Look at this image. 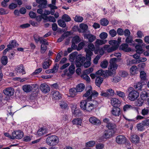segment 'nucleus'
Wrapping results in <instances>:
<instances>
[{
	"instance_id": "obj_32",
	"label": "nucleus",
	"mask_w": 149,
	"mask_h": 149,
	"mask_svg": "<svg viewBox=\"0 0 149 149\" xmlns=\"http://www.w3.org/2000/svg\"><path fill=\"white\" fill-rule=\"evenodd\" d=\"M103 134L106 139L109 138L112 136V132L109 130H105Z\"/></svg>"
},
{
	"instance_id": "obj_9",
	"label": "nucleus",
	"mask_w": 149,
	"mask_h": 149,
	"mask_svg": "<svg viewBox=\"0 0 149 149\" xmlns=\"http://www.w3.org/2000/svg\"><path fill=\"white\" fill-rule=\"evenodd\" d=\"M13 139H20L23 137L24 134L23 132L20 130L15 131L12 132Z\"/></svg>"
},
{
	"instance_id": "obj_58",
	"label": "nucleus",
	"mask_w": 149,
	"mask_h": 149,
	"mask_svg": "<svg viewBox=\"0 0 149 149\" xmlns=\"http://www.w3.org/2000/svg\"><path fill=\"white\" fill-rule=\"evenodd\" d=\"M137 127L138 130L140 131H142L144 130V125L142 123L137 124Z\"/></svg>"
},
{
	"instance_id": "obj_24",
	"label": "nucleus",
	"mask_w": 149,
	"mask_h": 149,
	"mask_svg": "<svg viewBox=\"0 0 149 149\" xmlns=\"http://www.w3.org/2000/svg\"><path fill=\"white\" fill-rule=\"evenodd\" d=\"M18 45L16 43V41L15 40H13L11 42L10 45H7V48L8 50H11L13 47H17Z\"/></svg>"
},
{
	"instance_id": "obj_30",
	"label": "nucleus",
	"mask_w": 149,
	"mask_h": 149,
	"mask_svg": "<svg viewBox=\"0 0 149 149\" xmlns=\"http://www.w3.org/2000/svg\"><path fill=\"white\" fill-rule=\"evenodd\" d=\"M72 122L73 125L81 126L82 123V120L81 119L79 118H75L72 120Z\"/></svg>"
},
{
	"instance_id": "obj_31",
	"label": "nucleus",
	"mask_w": 149,
	"mask_h": 149,
	"mask_svg": "<svg viewBox=\"0 0 149 149\" xmlns=\"http://www.w3.org/2000/svg\"><path fill=\"white\" fill-rule=\"evenodd\" d=\"M107 40H105L97 39L95 42V44L96 46H99L105 44Z\"/></svg>"
},
{
	"instance_id": "obj_43",
	"label": "nucleus",
	"mask_w": 149,
	"mask_h": 149,
	"mask_svg": "<svg viewBox=\"0 0 149 149\" xmlns=\"http://www.w3.org/2000/svg\"><path fill=\"white\" fill-rule=\"evenodd\" d=\"M95 49V46L92 43H90L88 45V48H86L85 50L86 52V50L88 49L89 51H90L91 52H92V51H93Z\"/></svg>"
},
{
	"instance_id": "obj_56",
	"label": "nucleus",
	"mask_w": 149,
	"mask_h": 149,
	"mask_svg": "<svg viewBox=\"0 0 149 149\" xmlns=\"http://www.w3.org/2000/svg\"><path fill=\"white\" fill-rule=\"evenodd\" d=\"M132 108V107L130 105L126 104L123 106V110L124 112H125Z\"/></svg>"
},
{
	"instance_id": "obj_38",
	"label": "nucleus",
	"mask_w": 149,
	"mask_h": 149,
	"mask_svg": "<svg viewBox=\"0 0 149 149\" xmlns=\"http://www.w3.org/2000/svg\"><path fill=\"white\" fill-rule=\"evenodd\" d=\"M143 86L142 84L141 83L138 82L134 85V88L137 90H141Z\"/></svg>"
},
{
	"instance_id": "obj_27",
	"label": "nucleus",
	"mask_w": 149,
	"mask_h": 149,
	"mask_svg": "<svg viewBox=\"0 0 149 149\" xmlns=\"http://www.w3.org/2000/svg\"><path fill=\"white\" fill-rule=\"evenodd\" d=\"M76 88L78 92H82L85 88V85L83 83H80L77 85Z\"/></svg>"
},
{
	"instance_id": "obj_22",
	"label": "nucleus",
	"mask_w": 149,
	"mask_h": 149,
	"mask_svg": "<svg viewBox=\"0 0 149 149\" xmlns=\"http://www.w3.org/2000/svg\"><path fill=\"white\" fill-rule=\"evenodd\" d=\"M52 97L56 100H59L61 98V95L59 92L56 91H54L52 92Z\"/></svg>"
},
{
	"instance_id": "obj_36",
	"label": "nucleus",
	"mask_w": 149,
	"mask_h": 149,
	"mask_svg": "<svg viewBox=\"0 0 149 149\" xmlns=\"http://www.w3.org/2000/svg\"><path fill=\"white\" fill-rule=\"evenodd\" d=\"M59 104L60 107L62 109H65L68 106L66 100H62L60 101Z\"/></svg>"
},
{
	"instance_id": "obj_64",
	"label": "nucleus",
	"mask_w": 149,
	"mask_h": 149,
	"mask_svg": "<svg viewBox=\"0 0 149 149\" xmlns=\"http://www.w3.org/2000/svg\"><path fill=\"white\" fill-rule=\"evenodd\" d=\"M110 35L112 37H114L116 36L117 34V32L114 29H111L109 31V32Z\"/></svg>"
},
{
	"instance_id": "obj_3",
	"label": "nucleus",
	"mask_w": 149,
	"mask_h": 149,
	"mask_svg": "<svg viewBox=\"0 0 149 149\" xmlns=\"http://www.w3.org/2000/svg\"><path fill=\"white\" fill-rule=\"evenodd\" d=\"M98 93L95 91H92V88L91 87L88 89L86 93H84L83 96V97H88L85 100H91L92 97H95L98 95Z\"/></svg>"
},
{
	"instance_id": "obj_28",
	"label": "nucleus",
	"mask_w": 149,
	"mask_h": 149,
	"mask_svg": "<svg viewBox=\"0 0 149 149\" xmlns=\"http://www.w3.org/2000/svg\"><path fill=\"white\" fill-rule=\"evenodd\" d=\"M103 81V79L102 78L100 77H97L95 81L96 85L99 87H100Z\"/></svg>"
},
{
	"instance_id": "obj_47",
	"label": "nucleus",
	"mask_w": 149,
	"mask_h": 149,
	"mask_svg": "<svg viewBox=\"0 0 149 149\" xmlns=\"http://www.w3.org/2000/svg\"><path fill=\"white\" fill-rule=\"evenodd\" d=\"M45 19L48 20L50 22H55L56 20L54 17L53 16H45Z\"/></svg>"
},
{
	"instance_id": "obj_23",
	"label": "nucleus",
	"mask_w": 149,
	"mask_h": 149,
	"mask_svg": "<svg viewBox=\"0 0 149 149\" xmlns=\"http://www.w3.org/2000/svg\"><path fill=\"white\" fill-rule=\"evenodd\" d=\"M75 67L73 64H71L69 67V73H68L67 74V76L68 77L71 76L74 72V70Z\"/></svg>"
},
{
	"instance_id": "obj_12",
	"label": "nucleus",
	"mask_w": 149,
	"mask_h": 149,
	"mask_svg": "<svg viewBox=\"0 0 149 149\" xmlns=\"http://www.w3.org/2000/svg\"><path fill=\"white\" fill-rule=\"evenodd\" d=\"M16 73L22 74L26 73L25 71L23 65L22 64L17 66L15 69Z\"/></svg>"
},
{
	"instance_id": "obj_10",
	"label": "nucleus",
	"mask_w": 149,
	"mask_h": 149,
	"mask_svg": "<svg viewBox=\"0 0 149 149\" xmlns=\"http://www.w3.org/2000/svg\"><path fill=\"white\" fill-rule=\"evenodd\" d=\"M126 141V139L125 136L123 135H119L117 136L116 138V142L118 144H123L125 143Z\"/></svg>"
},
{
	"instance_id": "obj_48",
	"label": "nucleus",
	"mask_w": 149,
	"mask_h": 149,
	"mask_svg": "<svg viewBox=\"0 0 149 149\" xmlns=\"http://www.w3.org/2000/svg\"><path fill=\"white\" fill-rule=\"evenodd\" d=\"M108 64V61L106 60H104L101 62L100 66L102 68H106L107 67Z\"/></svg>"
},
{
	"instance_id": "obj_5",
	"label": "nucleus",
	"mask_w": 149,
	"mask_h": 149,
	"mask_svg": "<svg viewBox=\"0 0 149 149\" xmlns=\"http://www.w3.org/2000/svg\"><path fill=\"white\" fill-rule=\"evenodd\" d=\"M109 43L112 46L109 47L107 49V52L108 53L111 52L116 50L119 46V42L117 40H113L109 41Z\"/></svg>"
},
{
	"instance_id": "obj_49",
	"label": "nucleus",
	"mask_w": 149,
	"mask_h": 149,
	"mask_svg": "<svg viewBox=\"0 0 149 149\" xmlns=\"http://www.w3.org/2000/svg\"><path fill=\"white\" fill-rule=\"evenodd\" d=\"M106 92L109 97L110 96H113L114 94V91L111 88L107 90Z\"/></svg>"
},
{
	"instance_id": "obj_26",
	"label": "nucleus",
	"mask_w": 149,
	"mask_h": 149,
	"mask_svg": "<svg viewBox=\"0 0 149 149\" xmlns=\"http://www.w3.org/2000/svg\"><path fill=\"white\" fill-rule=\"evenodd\" d=\"M131 139L132 142L137 143L139 141V138L137 135L135 134L131 135Z\"/></svg>"
},
{
	"instance_id": "obj_15",
	"label": "nucleus",
	"mask_w": 149,
	"mask_h": 149,
	"mask_svg": "<svg viewBox=\"0 0 149 149\" xmlns=\"http://www.w3.org/2000/svg\"><path fill=\"white\" fill-rule=\"evenodd\" d=\"M84 37L85 38L88 39L90 42H93L96 38L95 36L91 33L85 34L84 35Z\"/></svg>"
},
{
	"instance_id": "obj_55",
	"label": "nucleus",
	"mask_w": 149,
	"mask_h": 149,
	"mask_svg": "<svg viewBox=\"0 0 149 149\" xmlns=\"http://www.w3.org/2000/svg\"><path fill=\"white\" fill-rule=\"evenodd\" d=\"M112 82L113 83H117L119 82L120 80V78L118 76H116L111 79Z\"/></svg>"
},
{
	"instance_id": "obj_21",
	"label": "nucleus",
	"mask_w": 149,
	"mask_h": 149,
	"mask_svg": "<svg viewBox=\"0 0 149 149\" xmlns=\"http://www.w3.org/2000/svg\"><path fill=\"white\" fill-rule=\"evenodd\" d=\"M33 88L29 84H26L23 86L22 89L24 91L28 93L31 91Z\"/></svg>"
},
{
	"instance_id": "obj_4",
	"label": "nucleus",
	"mask_w": 149,
	"mask_h": 149,
	"mask_svg": "<svg viewBox=\"0 0 149 149\" xmlns=\"http://www.w3.org/2000/svg\"><path fill=\"white\" fill-rule=\"evenodd\" d=\"M47 144L50 146L56 145L59 142L58 137L55 135H51L48 136L46 139Z\"/></svg>"
},
{
	"instance_id": "obj_41",
	"label": "nucleus",
	"mask_w": 149,
	"mask_h": 149,
	"mask_svg": "<svg viewBox=\"0 0 149 149\" xmlns=\"http://www.w3.org/2000/svg\"><path fill=\"white\" fill-rule=\"evenodd\" d=\"M58 23L59 26L63 27L65 28L66 26V24L64 21L62 19H59L58 21Z\"/></svg>"
},
{
	"instance_id": "obj_35",
	"label": "nucleus",
	"mask_w": 149,
	"mask_h": 149,
	"mask_svg": "<svg viewBox=\"0 0 149 149\" xmlns=\"http://www.w3.org/2000/svg\"><path fill=\"white\" fill-rule=\"evenodd\" d=\"M46 133V130L42 128L39 129L37 132L38 136H40Z\"/></svg>"
},
{
	"instance_id": "obj_61",
	"label": "nucleus",
	"mask_w": 149,
	"mask_h": 149,
	"mask_svg": "<svg viewBox=\"0 0 149 149\" xmlns=\"http://www.w3.org/2000/svg\"><path fill=\"white\" fill-rule=\"evenodd\" d=\"M119 74L120 76L123 77H126L128 75L127 72L125 71H120Z\"/></svg>"
},
{
	"instance_id": "obj_45",
	"label": "nucleus",
	"mask_w": 149,
	"mask_h": 149,
	"mask_svg": "<svg viewBox=\"0 0 149 149\" xmlns=\"http://www.w3.org/2000/svg\"><path fill=\"white\" fill-rule=\"evenodd\" d=\"M74 20L76 22H81L83 20V18L79 16L76 15L74 18Z\"/></svg>"
},
{
	"instance_id": "obj_34",
	"label": "nucleus",
	"mask_w": 149,
	"mask_h": 149,
	"mask_svg": "<svg viewBox=\"0 0 149 149\" xmlns=\"http://www.w3.org/2000/svg\"><path fill=\"white\" fill-rule=\"evenodd\" d=\"M106 74L105 71L102 70H100L97 71L96 73V75L97 77H99L100 76H105Z\"/></svg>"
},
{
	"instance_id": "obj_39",
	"label": "nucleus",
	"mask_w": 149,
	"mask_h": 149,
	"mask_svg": "<svg viewBox=\"0 0 149 149\" xmlns=\"http://www.w3.org/2000/svg\"><path fill=\"white\" fill-rule=\"evenodd\" d=\"M105 72L106 74L105 76H106L107 77L108 76H113L115 74V72L111 70H105Z\"/></svg>"
},
{
	"instance_id": "obj_51",
	"label": "nucleus",
	"mask_w": 149,
	"mask_h": 149,
	"mask_svg": "<svg viewBox=\"0 0 149 149\" xmlns=\"http://www.w3.org/2000/svg\"><path fill=\"white\" fill-rule=\"evenodd\" d=\"M116 95L122 98H124L125 96V93L123 92L119 91H116Z\"/></svg>"
},
{
	"instance_id": "obj_13",
	"label": "nucleus",
	"mask_w": 149,
	"mask_h": 149,
	"mask_svg": "<svg viewBox=\"0 0 149 149\" xmlns=\"http://www.w3.org/2000/svg\"><path fill=\"white\" fill-rule=\"evenodd\" d=\"M36 2L39 4L38 7L41 8H45L47 7V0H36Z\"/></svg>"
},
{
	"instance_id": "obj_25",
	"label": "nucleus",
	"mask_w": 149,
	"mask_h": 149,
	"mask_svg": "<svg viewBox=\"0 0 149 149\" xmlns=\"http://www.w3.org/2000/svg\"><path fill=\"white\" fill-rule=\"evenodd\" d=\"M125 42L129 45L134 46V42L133 41L132 38L131 36H130L127 38L125 40Z\"/></svg>"
},
{
	"instance_id": "obj_63",
	"label": "nucleus",
	"mask_w": 149,
	"mask_h": 149,
	"mask_svg": "<svg viewBox=\"0 0 149 149\" xmlns=\"http://www.w3.org/2000/svg\"><path fill=\"white\" fill-rule=\"evenodd\" d=\"M81 77L82 78L85 79L88 82L90 81V79L87 74L83 73V74L81 75Z\"/></svg>"
},
{
	"instance_id": "obj_20",
	"label": "nucleus",
	"mask_w": 149,
	"mask_h": 149,
	"mask_svg": "<svg viewBox=\"0 0 149 149\" xmlns=\"http://www.w3.org/2000/svg\"><path fill=\"white\" fill-rule=\"evenodd\" d=\"M89 121L90 123L95 125H100L101 123L100 120L94 117H91Z\"/></svg>"
},
{
	"instance_id": "obj_11",
	"label": "nucleus",
	"mask_w": 149,
	"mask_h": 149,
	"mask_svg": "<svg viewBox=\"0 0 149 149\" xmlns=\"http://www.w3.org/2000/svg\"><path fill=\"white\" fill-rule=\"evenodd\" d=\"M40 88L41 91L43 93H46L50 91V87L45 83H43L40 86Z\"/></svg>"
},
{
	"instance_id": "obj_16",
	"label": "nucleus",
	"mask_w": 149,
	"mask_h": 149,
	"mask_svg": "<svg viewBox=\"0 0 149 149\" xmlns=\"http://www.w3.org/2000/svg\"><path fill=\"white\" fill-rule=\"evenodd\" d=\"M111 112V114L115 116H119L121 114V110L118 107L113 108Z\"/></svg>"
},
{
	"instance_id": "obj_62",
	"label": "nucleus",
	"mask_w": 149,
	"mask_h": 149,
	"mask_svg": "<svg viewBox=\"0 0 149 149\" xmlns=\"http://www.w3.org/2000/svg\"><path fill=\"white\" fill-rule=\"evenodd\" d=\"M70 92L71 95H77L78 92L77 91L76 88H73L70 90Z\"/></svg>"
},
{
	"instance_id": "obj_8",
	"label": "nucleus",
	"mask_w": 149,
	"mask_h": 149,
	"mask_svg": "<svg viewBox=\"0 0 149 149\" xmlns=\"http://www.w3.org/2000/svg\"><path fill=\"white\" fill-rule=\"evenodd\" d=\"M85 58L81 55H78L76 58L75 63L77 67H80L85 61Z\"/></svg>"
},
{
	"instance_id": "obj_57",
	"label": "nucleus",
	"mask_w": 149,
	"mask_h": 149,
	"mask_svg": "<svg viewBox=\"0 0 149 149\" xmlns=\"http://www.w3.org/2000/svg\"><path fill=\"white\" fill-rule=\"evenodd\" d=\"M1 62L4 65H6L8 62L7 57L6 56H3L1 59Z\"/></svg>"
},
{
	"instance_id": "obj_7",
	"label": "nucleus",
	"mask_w": 149,
	"mask_h": 149,
	"mask_svg": "<svg viewBox=\"0 0 149 149\" xmlns=\"http://www.w3.org/2000/svg\"><path fill=\"white\" fill-rule=\"evenodd\" d=\"M116 59V58H113L111 59L110 62V65L108 68L109 70L115 72V71L117 68V64L115 63Z\"/></svg>"
},
{
	"instance_id": "obj_60",
	"label": "nucleus",
	"mask_w": 149,
	"mask_h": 149,
	"mask_svg": "<svg viewBox=\"0 0 149 149\" xmlns=\"http://www.w3.org/2000/svg\"><path fill=\"white\" fill-rule=\"evenodd\" d=\"M149 112V111L148 109L144 108L142 110L141 113L142 115L145 116L148 114Z\"/></svg>"
},
{
	"instance_id": "obj_59",
	"label": "nucleus",
	"mask_w": 149,
	"mask_h": 149,
	"mask_svg": "<svg viewBox=\"0 0 149 149\" xmlns=\"http://www.w3.org/2000/svg\"><path fill=\"white\" fill-rule=\"evenodd\" d=\"M108 34L107 33L104 32L101 33L99 36L100 38L102 39H104L106 38Z\"/></svg>"
},
{
	"instance_id": "obj_29",
	"label": "nucleus",
	"mask_w": 149,
	"mask_h": 149,
	"mask_svg": "<svg viewBox=\"0 0 149 149\" xmlns=\"http://www.w3.org/2000/svg\"><path fill=\"white\" fill-rule=\"evenodd\" d=\"M148 93L146 91H143L141 93L140 97L143 100H146L148 99Z\"/></svg>"
},
{
	"instance_id": "obj_53",
	"label": "nucleus",
	"mask_w": 149,
	"mask_h": 149,
	"mask_svg": "<svg viewBox=\"0 0 149 149\" xmlns=\"http://www.w3.org/2000/svg\"><path fill=\"white\" fill-rule=\"evenodd\" d=\"M80 41V38L78 36L74 37L72 39V42L76 44H77Z\"/></svg>"
},
{
	"instance_id": "obj_17",
	"label": "nucleus",
	"mask_w": 149,
	"mask_h": 149,
	"mask_svg": "<svg viewBox=\"0 0 149 149\" xmlns=\"http://www.w3.org/2000/svg\"><path fill=\"white\" fill-rule=\"evenodd\" d=\"M14 88H7L3 91V93L5 95L9 96L13 95L14 93Z\"/></svg>"
},
{
	"instance_id": "obj_2",
	"label": "nucleus",
	"mask_w": 149,
	"mask_h": 149,
	"mask_svg": "<svg viewBox=\"0 0 149 149\" xmlns=\"http://www.w3.org/2000/svg\"><path fill=\"white\" fill-rule=\"evenodd\" d=\"M129 94L127 98L129 100L133 101L136 100L139 96V93L132 87H130L128 89Z\"/></svg>"
},
{
	"instance_id": "obj_40",
	"label": "nucleus",
	"mask_w": 149,
	"mask_h": 149,
	"mask_svg": "<svg viewBox=\"0 0 149 149\" xmlns=\"http://www.w3.org/2000/svg\"><path fill=\"white\" fill-rule=\"evenodd\" d=\"M62 19L66 22H70L71 20V18L69 15L66 14H64L62 16Z\"/></svg>"
},
{
	"instance_id": "obj_54",
	"label": "nucleus",
	"mask_w": 149,
	"mask_h": 149,
	"mask_svg": "<svg viewBox=\"0 0 149 149\" xmlns=\"http://www.w3.org/2000/svg\"><path fill=\"white\" fill-rule=\"evenodd\" d=\"M95 144L94 141H90L86 143V146L87 147H91L93 146Z\"/></svg>"
},
{
	"instance_id": "obj_6",
	"label": "nucleus",
	"mask_w": 149,
	"mask_h": 149,
	"mask_svg": "<svg viewBox=\"0 0 149 149\" xmlns=\"http://www.w3.org/2000/svg\"><path fill=\"white\" fill-rule=\"evenodd\" d=\"M86 59L87 61L84 63V66L85 68H87L91 65V56L93 55V53L88 49H86Z\"/></svg>"
},
{
	"instance_id": "obj_52",
	"label": "nucleus",
	"mask_w": 149,
	"mask_h": 149,
	"mask_svg": "<svg viewBox=\"0 0 149 149\" xmlns=\"http://www.w3.org/2000/svg\"><path fill=\"white\" fill-rule=\"evenodd\" d=\"M140 77L141 80H145L146 79V74L145 72L141 71L140 72Z\"/></svg>"
},
{
	"instance_id": "obj_14",
	"label": "nucleus",
	"mask_w": 149,
	"mask_h": 149,
	"mask_svg": "<svg viewBox=\"0 0 149 149\" xmlns=\"http://www.w3.org/2000/svg\"><path fill=\"white\" fill-rule=\"evenodd\" d=\"M50 58H51L49 57L45 59L44 62L42 64V67L44 69H47L50 65L52 62Z\"/></svg>"
},
{
	"instance_id": "obj_44",
	"label": "nucleus",
	"mask_w": 149,
	"mask_h": 149,
	"mask_svg": "<svg viewBox=\"0 0 149 149\" xmlns=\"http://www.w3.org/2000/svg\"><path fill=\"white\" fill-rule=\"evenodd\" d=\"M136 49V52L139 54L142 53L143 52L142 47L139 45H136L135 46Z\"/></svg>"
},
{
	"instance_id": "obj_46",
	"label": "nucleus",
	"mask_w": 149,
	"mask_h": 149,
	"mask_svg": "<svg viewBox=\"0 0 149 149\" xmlns=\"http://www.w3.org/2000/svg\"><path fill=\"white\" fill-rule=\"evenodd\" d=\"M144 100L141 98H140L138 99L136 102V104L137 106L140 107L142 106L144 102Z\"/></svg>"
},
{
	"instance_id": "obj_37",
	"label": "nucleus",
	"mask_w": 149,
	"mask_h": 149,
	"mask_svg": "<svg viewBox=\"0 0 149 149\" xmlns=\"http://www.w3.org/2000/svg\"><path fill=\"white\" fill-rule=\"evenodd\" d=\"M77 52L72 53L70 55L69 60L70 61H72L77 57Z\"/></svg>"
},
{
	"instance_id": "obj_18",
	"label": "nucleus",
	"mask_w": 149,
	"mask_h": 149,
	"mask_svg": "<svg viewBox=\"0 0 149 149\" xmlns=\"http://www.w3.org/2000/svg\"><path fill=\"white\" fill-rule=\"evenodd\" d=\"M120 101L116 98H113L111 101V104L114 107H118L120 105Z\"/></svg>"
},
{
	"instance_id": "obj_19",
	"label": "nucleus",
	"mask_w": 149,
	"mask_h": 149,
	"mask_svg": "<svg viewBox=\"0 0 149 149\" xmlns=\"http://www.w3.org/2000/svg\"><path fill=\"white\" fill-rule=\"evenodd\" d=\"M128 47V45L127 43L122 44L120 46L119 49L125 52H129L131 51V49Z\"/></svg>"
},
{
	"instance_id": "obj_42",
	"label": "nucleus",
	"mask_w": 149,
	"mask_h": 149,
	"mask_svg": "<svg viewBox=\"0 0 149 149\" xmlns=\"http://www.w3.org/2000/svg\"><path fill=\"white\" fill-rule=\"evenodd\" d=\"M109 23L108 20L105 18L102 19L100 21V23L101 25L103 26L107 25Z\"/></svg>"
},
{
	"instance_id": "obj_33",
	"label": "nucleus",
	"mask_w": 149,
	"mask_h": 149,
	"mask_svg": "<svg viewBox=\"0 0 149 149\" xmlns=\"http://www.w3.org/2000/svg\"><path fill=\"white\" fill-rule=\"evenodd\" d=\"M79 26L81 30V32H86L88 28L87 25L84 24H80Z\"/></svg>"
},
{
	"instance_id": "obj_50",
	"label": "nucleus",
	"mask_w": 149,
	"mask_h": 149,
	"mask_svg": "<svg viewBox=\"0 0 149 149\" xmlns=\"http://www.w3.org/2000/svg\"><path fill=\"white\" fill-rule=\"evenodd\" d=\"M107 127L110 130L114 129L116 127L115 124L111 123H108L107 125Z\"/></svg>"
},
{
	"instance_id": "obj_1",
	"label": "nucleus",
	"mask_w": 149,
	"mask_h": 149,
	"mask_svg": "<svg viewBox=\"0 0 149 149\" xmlns=\"http://www.w3.org/2000/svg\"><path fill=\"white\" fill-rule=\"evenodd\" d=\"M98 104V102L96 100L92 101L83 100L80 102V106L81 108L84 110L90 112L94 108H96Z\"/></svg>"
}]
</instances>
